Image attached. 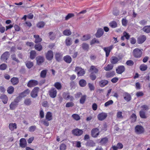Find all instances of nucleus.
Returning <instances> with one entry per match:
<instances>
[{"mask_svg": "<svg viewBox=\"0 0 150 150\" xmlns=\"http://www.w3.org/2000/svg\"><path fill=\"white\" fill-rule=\"evenodd\" d=\"M146 37L145 35H142L139 36L137 39V42L139 44L143 43L146 40Z\"/></svg>", "mask_w": 150, "mask_h": 150, "instance_id": "9b49d317", "label": "nucleus"}, {"mask_svg": "<svg viewBox=\"0 0 150 150\" xmlns=\"http://www.w3.org/2000/svg\"><path fill=\"white\" fill-rule=\"evenodd\" d=\"M108 141V139L107 137H105L101 139L100 143L102 145H105L107 143Z\"/></svg>", "mask_w": 150, "mask_h": 150, "instance_id": "c9c22d12", "label": "nucleus"}, {"mask_svg": "<svg viewBox=\"0 0 150 150\" xmlns=\"http://www.w3.org/2000/svg\"><path fill=\"white\" fill-rule=\"evenodd\" d=\"M75 71L77 72V74L79 76H83L84 74V71L83 69L79 67H76Z\"/></svg>", "mask_w": 150, "mask_h": 150, "instance_id": "6e6552de", "label": "nucleus"}, {"mask_svg": "<svg viewBox=\"0 0 150 150\" xmlns=\"http://www.w3.org/2000/svg\"><path fill=\"white\" fill-rule=\"evenodd\" d=\"M139 115L140 117L142 118L145 119L147 118V117L145 114V112L142 110L140 111Z\"/></svg>", "mask_w": 150, "mask_h": 150, "instance_id": "ea45409f", "label": "nucleus"}, {"mask_svg": "<svg viewBox=\"0 0 150 150\" xmlns=\"http://www.w3.org/2000/svg\"><path fill=\"white\" fill-rule=\"evenodd\" d=\"M67 146L64 144H61L59 149L60 150H65L66 149Z\"/></svg>", "mask_w": 150, "mask_h": 150, "instance_id": "e2e57ef3", "label": "nucleus"}, {"mask_svg": "<svg viewBox=\"0 0 150 150\" xmlns=\"http://www.w3.org/2000/svg\"><path fill=\"white\" fill-rule=\"evenodd\" d=\"M123 96L124 99L127 102L130 101L132 97L131 95L127 92H124L123 93Z\"/></svg>", "mask_w": 150, "mask_h": 150, "instance_id": "ddd939ff", "label": "nucleus"}, {"mask_svg": "<svg viewBox=\"0 0 150 150\" xmlns=\"http://www.w3.org/2000/svg\"><path fill=\"white\" fill-rule=\"evenodd\" d=\"M125 70V67L123 65L119 66L117 68L116 71L117 74H121Z\"/></svg>", "mask_w": 150, "mask_h": 150, "instance_id": "423d86ee", "label": "nucleus"}, {"mask_svg": "<svg viewBox=\"0 0 150 150\" xmlns=\"http://www.w3.org/2000/svg\"><path fill=\"white\" fill-rule=\"evenodd\" d=\"M113 65L112 64H108L104 68V69L107 71L111 70L113 67Z\"/></svg>", "mask_w": 150, "mask_h": 150, "instance_id": "c85d7f7f", "label": "nucleus"}, {"mask_svg": "<svg viewBox=\"0 0 150 150\" xmlns=\"http://www.w3.org/2000/svg\"><path fill=\"white\" fill-rule=\"evenodd\" d=\"M7 65L5 64H2L0 65V69L1 70H4L6 69Z\"/></svg>", "mask_w": 150, "mask_h": 150, "instance_id": "680f3d73", "label": "nucleus"}, {"mask_svg": "<svg viewBox=\"0 0 150 150\" xmlns=\"http://www.w3.org/2000/svg\"><path fill=\"white\" fill-rule=\"evenodd\" d=\"M47 70L45 69L42 71L40 74V76L42 78H45L46 75Z\"/></svg>", "mask_w": 150, "mask_h": 150, "instance_id": "e433bc0d", "label": "nucleus"}, {"mask_svg": "<svg viewBox=\"0 0 150 150\" xmlns=\"http://www.w3.org/2000/svg\"><path fill=\"white\" fill-rule=\"evenodd\" d=\"M45 117L46 120L48 121H50L52 119V113L50 112H47L46 115Z\"/></svg>", "mask_w": 150, "mask_h": 150, "instance_id": "a878e982", "label": "nucleus"}, {"mask_svg": "<svg viewBox=\"0 0 150 150\" xmlns=\"http://www.w3.org/2000/svg\"><path fill=\"white\" fill-rule=\"evenodd\" d=\"M135 132L137 134H142L144 132V129L143 127L141 125H137L135 128Z\"/></svg>", "mask_w": 150, "mask_h": 150, "instance_id": "7ed1b4c3", "label": "nucleus"}, {"mask_svg": "<svg viewBox=\"0 0 150 150\" xmlns=\"http://www.w3.org/2000/svg\"><path fill=\"white\" fill-rule=\"evenodd\" d=\"M143 30L147 33H150V25L146 26L144 27Z\"/></svg>", "mask_w": 150, "mask_h": 150, "instance_id": "58836bf2", "label": "nucleus"}, {"mask_svg": "<svg viewBox=\"0 0 150 150\" xmlns=\"http://www.w3.org/2000/svg\"><path fill=\"white\" fill-rule=\"evenodd\" d=\"M72 134L74 135L79 136L83 134V132L82 130L77 128L73 129L72 131Z\"/></svg>", "mask_w": 150, "mask_h": 150, "instance_id": "0eeeda50", "label": "nucleus"}, {"mask_svg": "<svg viewBox=\"0 0 150 150\" xmlns=\"http://www.w3.org/2000/svg\"><path fill=\"white\" fill-rule=\"evenodd\" d=\"M64 60L66 63H70L71 62L72 59L70 56L67 55L64 57Z\"/></svg>", "mask_w": 150, "mask_h": 150, "instance_id": "5701e85b", "label": "nucleus"}, {"mask_svg": "<svg viewBox=\"0 0 150 150\" xmlns=\"http://www.w3.org/2000/svg\"><path fill=\"white\" fill-rule=\"evenodd\" d=\"M66 45L67 46H70L72 44L71 38L69 37H67L65 40Z\"/></svg>", "mask_w": 150, "mask_h": 150, "instance_id": "72a5a7b5", "label": "nucleus"}, {"mask_svg": "<svg viewBox=\"0 0 150 150\" xmlns=\"http://www.w3.org/2000/svg\"><path fill=\"white\" fill-rule=\"evenodd\" d=\"M38 82L37 81L34 80H30L28 83L27 86L29 87H32L38 85Z\"/></svg>", "mask_w": 150, "mask_h": 150, "instance_id": "4468645a", "label": "nucleus"}, {"mask_svg": "<svg viewBox=\"0 0 150 150\" xmlns=\"http://www.w3.org/2000/svg\"><path fill=\"white\" fill-rule=\"evenodd\" d=\"M72 117L75 120L78 121L80 119L79 116L77 114H73L72 115Z\"/></svg>", "mask_w": 150, "mask_h": 150, "instance_id": "49530a36", "label": "nucleus"}, {"mask_svg": "<svg viewBox=\"0 0 150 150\" xmlns=\"http://www.w3.org/2000/svg\"><path fill=\"white\" fill-rule=\"evenodd\" d=\"M107 116V113L102 112L100 113L98 115V118L100 121H102L105 119Z\"/></svg>", "mask_w": 150, "mask_h": 150, "instance_id": "9d476101", "label": "nucleus"}, {"mask_svg": "<svg viewBox=\"0 0 150 150\" xmlns=\"http://www.w3.org/2000/svg\"><path fill=\"white\" fill-rule=\"evenodd\" d=\"M36 52L35 51H32L30 52V58L31 59H34L36 56Z\"/></svg>", "mask_w": 150, "mask_h": 150, "instance_id": "37998d69", "label": "nucleus"}, {"mask_svg": "<svg viewBox=\"0 0 150 150\" xmlns=\"http://www.w3.org/2000/svg\"><path fill=\"white\" fill-rule=\"evenodd\" d=\"M96 43H99V41L96 38H94L90 42V44L92 45V44H95Z\"/></svg>", "mask_w": 150, "mask_h": 150, "instance_id": "052dcab7", "label": "nucleus"}, {"mask_svg": "<svg viewBox=\"0 0 150 150\" xmlns=\"http://www.w3.org/2000/svg\"><path fill=\"white\" fill-rule=\"evenodd\" d=\"M86 145L89 146H95V143L92 140H89L86 143Z\"/></svg>", "mask_w": 150, "mask_h": 150, "instance_id": "2f4dec72", "label": "nucleus"}, {"mask_svg": "<svg viewBox=\"0 0 150 150\" xmlns=\"http://www.w3.org/2000/svg\"><path fill=\"white\" fill-rule=\"evenodd\" d=\"M90 77L91 80L93 81L96 79V76L93 72H91L90 75Z\"/></svg>", "mask_w": 150, "mask_h": 150, "instance_id": "864d4df0", "label": "nucleus"}, {"mask_svg": "<svg viewBox=\"0 0 150 150\" xmlns=\"http://www.w3.org/2000/svg\"><path fill=\"white\" fill-rule=\"evenodd\" d=\"M30 91L28 89H27L21 93L20 94V97L23 98L26 96L30 93Z\"/></svg>", "mask_w": 150, "mask_h": 150, "instance_id": "bb28decb", "label": "nucleus"}, {"mask_svg": "<svg viewBox=\"0 0 150 150\" xmlns=\"http://www.w3.org/2000/svg\"><path fill=\"white\" fill-rule=\"evenodd\" d=\"M55 57L56 60L58 62H60L62 59V54L61 53L56 52L55 54Z\"/></svg>", "mask_w": 150, "mask_h": 150, "instance_id": "4be33fe9", "label": "nucleus"}, {"mask_svg": "<svg viewBox=\"0 0 150 150\" xmlns=\"http://www.w3.org/2000/svg\"><path fill=\"white\" fill-rule=\"evenodd\" d=\"M113 48V45H111L109 47H105L103 48L105 52V55L106 57H108L109 56L111 50Z\"/></svg>", "mask_w": 150, "mask_h": 150, "instance_id": "f8f14e48", "label": "nucleus"}, {"mask_svg": "<svg viewBox=\"0 0 150 150\" xmlns=\"http://www.w3.org/2000/svg\"><path fill=\"white\" fill-rule=\"evenodd\" d=\"M27 145L26 140L24 138H21L20 141V145L22 148L25 147Z\"/></svg>", "mask_w": 150, "mask_h": 150, "instance_id": "6ab92c4d", "label": "nucleus"}, {"mask_svg": "<svg viewBox=\"0 0 150 150\" xmlns=\"http://www.w3.org/2000/svg\"><path fill=\"white\" fill-rule=\"evenodd\" d=\"M35 49L38 51H40L42 50V47L40 44H38L35 45Z\"/></svg>", "mask_w": 150, "mask_h": 150, "instance_id": "a18cd8bd", "label": "nucleus"}, {"mask_svg": "<svg viewBox=\"0 0 150 150\" xmlns=\"http://www.w3.org/2000/svg\"><path fill=\"white\" fill-rule=\"evenodd\" d=\"M74 16V14L73 13H69L66 16L65 18V20H68L69 19L71 18Z\"/></svg>", "mask_w": 150, "mask_h": 150, "instance_id": "8fccbe9b", "label": "nucleus"}, {"mask_svg": "<svg viewBox=\"0 0 150 150\" xmlns=\"http://www.w3.org/2000/svg\"><path fill=\"white\" fill-rule=\"evenodd\" d=\"M110 26L112 28H115L117 26V23L115 21H112L109 23Z\"/></svg>", "mask_w": 150, "mask_h": 150, "instance_id": "09e8293b", "label": "nucleus"}, {"mask_svg": "<svg viewBox=\"0 0 150 150\" xmlns=\"http://www.w3.org/2000/svg\"><path fill=\"white\" fill-rule=\"evenodd\" d=\"M53 57V52L51 51H48L46 54V59L49 60H51Z\"/></svg>", "mask_w": 150, "mask_h": 150, "instance_id": "dca6fc26", "label": "nucleus"}, {"mask_svg": "<svg viewBox=\"0 0 150 150\" xmlns=\"http://www.w3.org/2000/svg\"><path fill=\"white\" fill-rule=\"evenodd\" d=\"M140 70L142 71L146 70L147 69V66L146 65L142 64L139 67Z\"/></svg>", "mask_w": 150, "mask_h": 150, "instance_id": "a19ab883", "label": "nucleus"}, {"mask_svg": "<svg viewBox=\"0 0 150 150\" xmlns=\"http://www.w3.org/2000/svg\"><path fill=\"white\" fill-rule=\"evenodd\" d=\"M39 91V88L36 87L32 90L30 93L31 97L33 98H36L38 96V93Z\"/></svg>", "mask_w": 150, "mask_h": 150, "instance_id": "20e7f679", "label": "nucleus"}, {"mask_svg": "<svg viewBox=\"0 0 150 150\" xmlns=\"http://www.w3.org/2000/svg\"><path fill=\"white\" fill-rule=\"evenodd\" d=\"M89 71H93L94 73H97L98 72V70L95 66H91L90 69Z\"/></svg>", "mask_w": 150, "mask_h": 150, "instance_id": "4c0bfd02", "label": "nucleus"}, {"mask_svg": "<svg viewBox=\"0 0 150 150\" xmlns=\"http://www.w3.org/2000/svg\"><path fill=\"white\" fill-rule=\"evenodd\" d=\"M115 74V72L114 71H112L111 72H107L105 75L106 76L107 78H110L113 76Z\"/></svg>", "mask_w": 150, "mask_h": 150, "instance_id": "473e14b6", "label": "nucleus"}, {"mask_svg": "<svg viewBox=\"0 0 150 150\" xmlns=\"http://www.w3.org/2000/svg\"><path fill=\"white\" fill-rule=\"evenodd\" d=\"M126 64L128 66H132L134 64V62L132 60H129L126 62Z\"/></svg>", "mask_w": 150, "mask_h": 150, "instance_id": "3c124183", "label": "nucleus"}, {"mask_svg": "<svg viewBox=\"0 0 150 150\" xmlns=\"http://www.w3.org/2000/svg\"><path fill=\"white\" fill-rule=\"evenodd\" d=\"M11 82L13 85H16L19 82L18 79L17 78L13 77L11 79Z\"/></svg>", "mask_w": 150, "mask_h": 150, "instance_id": "b1692460", "label": "nucleus"}, {"mask_svg": "<svg viewBox=\"0 0 150 150\" xmlns=\"http://www.w3.org/2000/svg\"><path fill=\"white\" fill-rule=\"evenodd\" d=\"M88 86L91 91H93L94 90V86L93 84L89 83L88 84Z\"/></svg>", "mask_w": 150, "mask_h": 150, "instance_id": "0e129e2a", "label": "nucleus"}, {"mask_svg": "<svg viewBox=\"0 0 150 150\" xmlns=\"http://www.w3.org/2000/svg\"><path fill=\"white\" fill-rule=\"evenodd\" d=\"M63 34L65 35L69 36L71 34V33L69 30L67 29L63 32Z\"/></svg>", "mask_w": 150, "mask_h": 150, "instance_id": "79ce46f5", "label": "nucleus"}, {"mask_svg": "<svg viewBox=\"0 0 150 150\" xmlns=\"http://www.w3.org/2000/svg\"><path fill=\"white\" fill-rule=\"evenodd\" d=\"M142 51L138 48L134 49L132 52V54L136 58H139L142 57Z\"/></svg>", "mask_w": 150, "mask_h": 150, "instance_id": "f03ea898", "label": "nucleus"}, {"mask_svg": "<svg viewBox=\"0 0 150 150\" xmlns=\"http://www.w3.org/2000/svg\"><path fill=\"white\" fill-rule=\"evenodd\" d=\"M9 129L11 131H13L17 128V125L16 123H10L9 125Z\"/></svg>", "mask_w": 150, "mask_h": 150, "instance_id": "cd10ccee", "label": "nucleus"}, {"mask_svg": "<svg viewBox=\"0 0 150 150\" xmlns=\"http://www.w3.org/2000/svg\"><path fill=\"white\" fill-rule=\"evenodd\" d=\"M26 65L28 68H30L33 66V63L32 62L28 61L26 62Z\"/></svg>", "mask_w": 150, "mask_h": 150, "instance_id": "5fc2aeb1", "label": "nucleus"}, {"mask_svg": "<svg viewBox=\"0 0 150 150\" xmlns=\"http://www.w3.org/2000/svg\"><path fill=\"white\" fill-rule=\"evenodd\" d=\"M0 98L2 100L4 104H6L8 100L7 97L5 95H3L0 96Z\"/></svg>", "mask_w": 150, "mask_h": 150, "instance_id": "c756f323", "label": "nucleus"}, {"mask_svg": "<svg viewBox=\"0 0 150 150\" xmlns=\"http://www.w3.org/2000/svg\"><path fill=\"white\" fill-rule=\"evenodd\" d=\"M34 37L35 38V42L36 43L40 42H41L42 40L39 36L38 35H34Z\"/></svg>", "mask_w": 150, "mask_h": 150, "instance_id": "7c9ffc66", "label": "nucleus"}, {"mask_svg": "<svg viewBox=\"0 0 150 150\" xmlns=\"http://www.w3.org/2000/svg\"><path fill=\"white\" fill-rule=\"evenodd\" d=\"M14 88L12 86L9 87L7 89V92L10 94H11L14 91Z\"/></svg>", "mask_w": 150, "mask_h": 150, "instance_id": "c03bdc74", "label": "nucleus"}, {"mask_svg": "<svg viewBox=\"0 0 150 150\" xmlns=\"http://www.w3.org/2000/svg\"><path fill=\"white\" fill-rule=\"evenodd\" d=\"M36 128V127L35 125L32 126L29 128V131L30 132H34Z\"/></svg>", "mask_w": 150, "mask_h": 150, "instance_id": "6e6d98bb", "label": "nucleus"}, {"mask_svg": "<svg viewBox=\"0 0 150 150\" xmlns=\"http://www.w3.org/2000/svg\"><path fill=\"white\" fill-rule=\"evenodd\" d=\"M118 58L116 57H112L110 59V62L112 64H117L119 61Z\"/></svg>", "mask_w": 150, "mask_h": 150, "instance_id": "aec40b11", "label": "nucleus"}, {"mask_svg": "<svg viewBox=\"0 0 150 150\" xmlns=\"http://www.w3.org/2000/svg\"><path fill=\"white\" fill-rule=\"evenodd\" d=\"M104 33L103 29L101 28L98 29L97 33L95 34V36L97 38L100 37Z\"/></svg>", "mask_w": 150, "mask_h": 150, "instance_id": "a211bd4d", "label": "nucleus"}, {"mask_svg": "<svg viewBox=\"0 0 150 150\" xmlns=\"http://www.w3.org/2000/svg\"><path fill=\"white\" fill-rule=\"evenodd\" d=\"M37 63L38 65H40L44 62V59L43 57L39 56L36 58Z\"/></svg>", "mask_w": 150, "mask_h": 150, "instance_id": "f3484780", "label": "nucleus"}, {"mask_svg": "<svg viewBox=\"0 0 150 150\" xmlns=\"http://www.w3.org/2000/svg\"><path fill=\"white\" fill-rule=\"evenodd\" d=\"M117 117L118 118H122L123 116H122V112L121 111L117 112Z\"/></svg>", "mask_w": 150, "mask_h": 150, "instance_id": "69168bd1", "label": "nucleus"}, {"mask_svg": "<svg viewBox=\"0 0 150 150\" xmlns=\"http://www.w3.org/2000/svg\"><path fill=\"white\" fill-rule=\"evenodd\" d=\"M99 134V132L97 128L93 129L91 131V135L93 137H97Z\"/></svg>", "mask_w": 150, "mask_h": 150, "instance_id": "1a4fd4ad", "label": "nucleus"}, {"mask_svg": "<svg viewBox=\"0 0 150 150\" xmlns=\"http://www.w3.org/2000/svg\"><path fill=\"white\" fill-rule=\"evenodd\" d=\"M54 86L58 90H61L62 88L61 83L59 82H56L54 83Z\"/></svg>", "mask_w": 150, "mask_h": 150, "instance_id": "f704fd0d", "label": "nucleus"}, {"mask_svg": "<svg viewBox=\"0 0 150 150\" xmlns=\"http://www.w3.org/2000/svg\"><path fill=\"white\" fill-rule=\"evenodd\" d=\"M50 35V38L51 40H53L55 38V35L54 34H53L52 32H50L49 33Z\"/></svg>", "mask_w": 150, "mask_h": 150, "instance_id": "bf43d9fd", "label": "nucleus"}, {"mask_svg": "<svg viewBox=\"0 0 150 150\" xmlns=\"http://www.w3.org/2000/svg\"><path fill=\"white\" fill-rule=\"evenodd\" d=\"M21 97H18L15 99L14 101L11 102L10 105V108L11 110H13L15 109L18 105V103L20 100Z\"/></svg>", "mask_w": 150, "mask_h": 150, "instance_id": "f257e3e1", "label": "nucleus"}, {"mask_svg": "<svg viewBox=\"0 0 150 150\" xmlns=\"http://www.w3.org/2000/svg\"><path fill=\"white\" fill-rule=\"evenodd\" d=\"M45 25V23L43 22H40L38 23L37 24V26L39 28H43Z\"/></svg>", "mask_w": 150, "mask_h": 150, "instance_id": "13d9d810", "label": "nucleus"}, {"mask_svg": "<svg viewBox=\"0 0 150 150\" xmlns=\"http://www.w3.org/2000/svg\"><path fill=\"white\" fill-rule=\"evenodd\" d=\"M57 91L54 88H51L49 91V94L50 96L52 98H54L57 96Z\"/></svg>", "mask_w": 150, "mask_h": 150, "instance_id": "39448f33", "label": "nucleus"}, {"mask_svg": "<svg viewBox=\"0 0 150 150\" xmlns=\"http://www.w3.org/2000/svg\"><path fill=\"white\" fill-rule=\"evenodd\" d=\"M108 83V81L107 80H103L99 82V85L101 87H103L106 86Z\"/></svg>", "mask_w": 150, "mask_h": 150, "instance_id": "412c9836", "label": "nucleus"}, {"mask_svg": "<svg viewBox=\"0 0 150 150\" xmlns=\"http://www.w3.org/2000/svg\"><path fill=\"white\" fill-rule=\"evenodd\" d=\"M24 104L26 106H29L32 104V101L30 98H26L24 101Z\"/></svg>", "mask_w": 150, "mask_h": 150, "instance_id": "393cba45", "label": "nucleus"}, {"mask_svg": "<svg viewBox=\"0 0 150 150\" xmlns=\"http://www.w3.org/2000/svg\"><path fill=\"white\" fill-rule=\"evenodd\" d=\"M9 55V52H5L2 55L1 57V59L4 61H6L8 59Z\"/></svg>", "mask_w": 150, "mask_h": 150, "instance_id": "2eb2a0df", "label": "nucleus"}, {"mask_svg": "<svg viewBox=\"0 0 150 150\" xmlns=\"http://www.w3.org/2000/svg\"><path fill=\"white\" fill-rule=\"evenodd\" d=\"M123 35L127 40H128L129 39L130 36L129 34L125 31L123 33Z\"/></svg>", "mask_w": 150, "mask_h": 150, "instance_id": "338daca9", "label": "nucleus"}, {"mask_svg": "<svg viewBox=\"0 0 150 150\" xmlns=\"http://www.w3.org/2000/svg\"><path fill=\"white\" fill-rule=\"evenodd\" d=\"M74 105V103L72 102H69L67 103L66 105V107L67 108H69L71 107H72Z\"/></svg>", "mask_w": 150, "mask_h": 150, "instance_id": "774afa93", "label": "nucleus"}, {"mask_svg": "<svg viewBox=\"0 0 150 150\" xmlns=\"http://www.w3.org/2000/svg\"><path fill=\"white\" fill-rule=\"evenodd\" d=\"M113 103V101L112 100H110L107 102L105 103L104 105L105 107H107L109 105H112Z\"/></svg>", "mask_w": 150, "mask_h": 150, "instance_id": "603ef678", "label": "nucleus"}, {"mask_svg": "<svg viewBox=\"0 0 150 150\" xmlns=\"http://www.w3.org/2000/svg\"><path fill=\"white\" fill-rule=\"evenodd\" d=\"M130 118L132 122H135L136 120L137 116L135 114L133 113L131 115Z\"/></svg>", "mask_w": 150, "mask_h": 150, "instance_id": "de8ad7c7", "label": "nucleus"}, {"mask_svg": "<svg viewBox=\"0 0 150 150\" xmlns=\"http://www.w3.org/2000/svg\"><path fill=\"white\" fill-rule=\"evenodd\" d=\"M63 98L67 100L69 99V98L70 97V95L69 93H64L63 94Z\"/></svg>", "mask_w": 150, "mask_h": 150, "instance_id": "4d7b16f0", "label": "nucleus"}]
</instances>
